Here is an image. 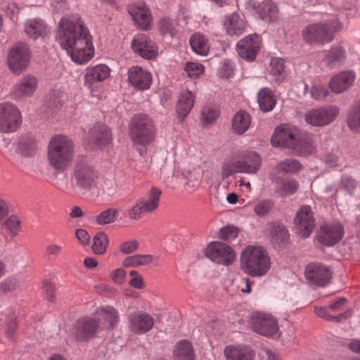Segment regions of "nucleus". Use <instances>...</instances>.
Returning <instances> with one entry per match:
<instances>
[{
    "instance_id": "774afa93",
    "label": "nucleus",
    "mask_w": 360,
    "mask_h": 360,
    "mask_svg": "<svg viewBox=\"0 0 360 360\" xmlns=\"http://www.w3.org/2000/svg\"><path fill=\"white\" fill-rule=\"evenodd\" d=\"M126 276V273L122 269H117L112 271L111 278L114 282L121 284L123 281L124 278Z\"/></svg>"
},
{
    "instance_id": "c03bdc74",
    "label": "nucleus",
    "mask_w": 360,
    "mask_h": 360,
    "mask_svg": "<svg viewBox=\"0 0 360 360\" xmlns=\"http://www.w3.org/2000/svg\"><path fill=\"white\" fill-rule=\"evenodd\" d=\"M267 231L271 241L276 244H279L288 239V230L283 224L271 223L269 224Z\"/></svg>"
},
{
    "instance_id": "f704fd0d",
    "label": "nucleus",
    "mask_w": 360,
    "mask_h": 360,
    "mask_svg": "<svg viewBox=\"0 0 360 360\" xmlns=\"http://www.w3.org/2000/svg\"><path fill=\"white\" fill-rule=\"evenodd\" d=\"M257 103L261 110L269 112L274 109L276 103L275 95L271 89L264 87L257 93Z\"/></svg>"
},
{
    "instance_id": "4d7b16f0",
    "label": "nucleus",
    "mask_w": 360,
    "mask_h": 360,
    "mask_svg": "<svg viewBox=\"0 0 360 360\" xmlns=\"http://www.w3.org/2000/svg\"><path fill=\"white\" fill-rule=\"evenodd\" d=\"M219 111L208 107L202 109V122L204 124H212L219 117Z\"/></svg>"
},
{
    "instance_id": "a878e982",
    "label": "nucleus",
    "mask_w": 360,
    "mask_h": 360,
    "mask_svg": "<svg viewBox=\"0 0 360 360\" xmlns=\"http://www.w3.org/2000/svg\"><path fill=\"white\" fill-rule=\"evenodd\" d=\"M110 68L104 64L97 65L86 68L84 76V84L89 89L96 82H101L110 75Z\"/></svg>"
},
{
    "instance_id": "9b49d317",
    "label": "nucleus",
    "mask_w": 360,
    "mask_h": 360,
    "mask_svg": "<svg viewBox=\"0 0 360 360\" xmlns=\"http://www.w3.org/2000/svg\"><path fill=\"white\" fill-rule=\"evenodd\" d=\"M20 124L21 114L18 108L10 103H0V132H14Z\"/></svg>"
},
{
    "instance_id": "0e129e2a",
    "label": "nucleus",
    "mask_w": 360,
    "mask_h": 360,
    "mask_svg": "<svg viewBox=\"0 0 360 360\" xmlns=\"http://www.w3.org/2000/svg\"><path fill=\"white\" fill-rule=\"evenodd\" d=\"M139 243L136 240L124 242L120 245V251L124 254H130L138 249Z\"/></svg>"
},
{
    "instance_id": "338daca9",
    "label": "nucleus",
    "mask_w": 360,
    "mask_h": 360,
    "mask_svg": "<svg viewBox=\"0 0 360 360\" xmlns=\"http://www.w3.org/2000/svg\"><path fill=\"white\" fill-rule=\"evenodd\" d=\"M76 237L82 245H87L90 241V235L83 229L76 230Z\"/></svg>"
},
{
    "instance_id": "39448f33",
    "label": "nucleus",
    "mask_w": 360,
    "mask_h": 360,
    "mask_svg": "<svg viewBox=\"0 0 360 360\" xmlns=\"http://www.w3.org/2000/svg\"><path fill=\"white\" fill-rule=\"evenodd\" d=\"M98 177V172L92 162L85 155H78L75 161L72 176L76 186L89 191L95 187Z\"/></svg>"
},
{
    "instance_id": "f03ea898",
    "label": "nucleus",
    "mask_w": 360,
    "mask_h": 360,
    "mask_svg": "<svg viewBox=\"0 0 360 360\" xmlns=\"http://www.w3.org/2000/svg\"><path fill=\"white\" fill-rule=\"evenodd\" d=\"M74 156L75 143L70 138L57 135L50 139L47 158L55 170L62 172L67 169L72 165Z\"/></svg>"
},
{
    "instance_id": "864d4df0",
    "label": "nucleus",
    "mask_w": 360,
    "mask_h": 360,
    "mask_svg": "<svg viewBox=\"0 0 360 360\" xmlns=\"http://www.w3.org/2000/svg\"><path fill=\"white\" fill-rule=\"evenodd\" d=\"M340 184L342 188L347 191L350 195L354 193V191L358 186V182L355 178L348 174L342 175Z\"/></svg>"
},
{
    "instance_id": "bf43d9fd",
    "label": "nucleus",
    "mask_w": 360,
    "mask_h": 360,
    "mask_svg": "<svg viewBox=\"0 0 360 360\" xmlns=\"http://www.w3.org/2000/svg\"><path fill=\"white\" fill-rule=\"evenodd\" d=\"M184 70L190 77H198L202 74L204 66L200 63L190 62L186 64Z\"/></svg>"
},
{
    "instance_id": "2eb2a0df",
    "label": "nucleus",
    "mask_w": 360,
    "mask_h": 360,
    "mask_svg": "<svg viewBox=\"0 0 360 360\" xmlns=\"http://www.w3.org/2000/svg\"><path fill=\"white\" fill-rule=\"evenodd\" d=\"M344 236V229L340 224H325L320 228L317 240L324 246H333L340 241Z\"/></svg>"
},
{
    "instance_id": "dca6fc26",
    "label": "nucleus",
    "mask_w": 360,
    "mask_h": 360,
    "mask_svg": "<svg viewBox=\"0 0 360 360\" xmlns=\"http://www.w3.org/2000/svg\"><path fill=\"white\" fill-rule=\"evenodd\" d=\"M304 273L306 278L309 282L321 287L326 285L332 277L329 268L319 263L309 264L305 268Z\"/></svg>"
},
{
    "instance_id": "6e6552de",
    "label": "nucleus",
    "mask_w": 360,
    "mask_h": 360,
    "mask_svg": "<svg viewBox=\"0 0 360 360\" xmlns=\"http://www.w3.org/2000/svg\"><path fill=\"white\" fill-rule=\"evenodd\" d=\"M100 328L99 321L91 316L77 319L70 329L71 339L76 342H87L94 338Z\"/></svg>"
},
{
    "instance_id": "680f3d73",
    "label": "nucleus",
    "mask_w": 360,
    "mask_h": 360,
    "mask_svg": "<svg viewBox=\"0 0 360 360\" xmlns=\"http://www.w3.org/2000/svg\"><path fill=\"white\" fill-rule=\"evenodd\" d=\"M328 94V89L323 85H314L311 89V96L316 100L324 98Z\"/></svg>"
},
{
    "instance_id": "e433bc0d",
    "label": "nucleus",
    "mask_w": 360,
    "mask_h": 360,
    "mask_svg": "<svg viewBox=\"0 0 360 360\" xmlns=\"http://www.w3.org/2000/svg\"><path fill=\"white\" fill-rule=\"evenodd\" d=\"M250 123V115L245 111L240 110L233 117L232 129L234 133L241 135L248 129Z\"/></svg>"
},
{
    "instance_id": "1a4fd4ad",
    "label": "nucleus",
    "mask_w": 360,
    "mask_h": 360,
    "mask_svg": "<svg viewBox=\"0 0 360 360\" xmlns=\"http://www.w3.org/2000/svg\"><path fill=\"white\" fill-rule=\"evenodd\" d=\"M30 59V51L27 44L18 42L9 50L7 63L9 69L15 74L20 75L28 66Z\"/></svg>"
},
{
    "instance_id": "cd10ccee",
    "label": "nucleus",
    "mask_w": 360,
    "mask_h": 360,
    "mask_svg": "<svg viewBox=\"0 0 360 360\" xmlns=\"http://www.w3.org/2000/svg\"><path fill=\"white\" fill-rule=\"evenodd\" d=\"M347 58L346 50L342 46L331 47L325 54L323 62L330 68H339L342 66Z\"/></svg>"
},
{
    "instance_id": "ea45409f",
    "label": "nucleus",
    "mask_w": 360,
    "mask_h": 360,
    "mask_svg": "<svg viewBox=\"0 0 360 360\" xmlns=\"http://www.w3.org/2000/svg\"><path fill=\"white\" fill-rule=\"evenodd\" d=\"M238 153L226 159L221 165V177L224 180L230 176L241 173Z\"/></svg>"
},
{
    "instance_id": "a19ab883",
    "label": "nucleus",
    "mask_w": 360,
    "mask_h": 360,
    "mask_svg": "<svg viewBox=\"0 0 360 360\" xmlns=\"http://www.w3.org/2000/svg\"><path fill=\"white\" fill-rule=\"evenodd\" d=\"M190 44L193 51L198 55L206 56L210 49L207 39L201 33H194L190 37Z\"/></svg>"
},
{
    "instance_id": "13d9d810",
    "label": "nucleus",
    "mask_w": 360,
    "mask_h": 360,
    "mask_svg": "<svg viewBox=\"0 0 360 360\" xmlns=\"http://www.w3.org/2000/svg\"><path fill=\"white\" fill-rule=\"evenodd\" d=\"M219 77L223 78H229L233 74V65L230 60H224L220 63L218 70Z\"/></svg>"
},
{
    "instance_id": "72a5a7b5",
    "label": "nucleus",
    "mask_w": 360,
    "mask_h": 360,
    "mask_svg": "<svg viewBox=\"0 0 360 360\" xmlns=\"http://www.w3.org/2000/svg\"><path fill=\"white\" fill-rule=\"evenodd\" d=\"M89 138L96 145L105 146L110 141L111 132L106 125L97 124L90 130Z\"/></svg>"
},
{
    "instance_id": "f257e3e1",
    "label": "nucleus",
    "mask_w": 360,
    "mask_h": 360,
    "mask_svg": "<svg viewBox=\"0 0 360 360\" xmlns=\"http://www.w3.org/2000/svg\"><path fill=\"white\" fill-rule=\"evenodd\" d=\"M56 39L79 64L86 63L94 56L92 37L79 14L67 15L60 19Z\"/></svg>"
},
{
    "instance_id": "5fc2aeb1",
    "label": "nucleus",
    "mask_w": 360,
    "mask_h": 360,
    "mask_svg": "<svg viewBox=\"0 0 360 360\" xmlns=\"http://www.w3.org/2000/svg\"><path fill=\"white\" fill-rule=\"evenodd\" d=\"M158 28L163 35L173 36L174 31V22L168 18H162L158 21Z\"/></svg>"
},
{
    "instance_id": "4c0bfd02",
    "label": "nucleus",
    "mask_w": 360,
    "mask_h": 360,
    "mask_svg": "<svg viewBox=\"0 0 360 360\" xmlns=\"http://www.w3.org/2000/svg\"><path fill=\"white\" fill-rule=\"evenodd\" d=\"M174 353L175 360H195L192 344L187 340L177 342Z\"/></svg>"
},
{
    "instance_id": "4be33fe9",
    "label": "nucleus",
    "mask_w": 360,
    "mask_h": 360,
    "mask_svg": "<svg viewBox=\"0 0 360 360\" xmlns=\"http://www.w3.org/2000/svg\"><path fill=\"white\" fill-rule=\"evenodd\" d=\"M238 153L241 173L255 174L262 165L260 155L255 151H243Z\"/></svg>"
},
{
    "instance_id": "7ed1b4c3",
    "label": "nucleus",
    "mask_w": 360,
    "mask_h": 360,
    "mask_svg": "<svg viewBox=\"0 0 360 360\" xmlns=\"http://www.w3.org/2000/svg\"><path fill=\"white\" fill-rule=\"evenodd\" d=\"M240 266L248 275L261 277L270 269L271 259L264 248L250 245L241 252Z\"/></svg>"
},
{
    "instance_id": "3c124183",
    "label": "nucleus",
    "mask_w": 360,
    "mask_h": 360,
    "mask_svg": "<svg viewBox=\"0 0 360 360\" xmlns=\"http://www.w3.org/2000/svg\"><path fill=\"white\" fill-rule=\"evenodd\" d=\"M118 211L114 208H108L101 212L96 219L97 224L100 225H106L113 223L116 221L118 216Z\"/></svg>"
},
{
    "instance_id": "c85d7f7f",
    "label": "nucleus",
    "mask_w": 360,
    "mask_h": 360,
    "mask_svg": "<svg viewBox=\"0 0 360 360\" xmlns=\"http://www.w3.org/2000/svg\"><path fill=\"white\" fill-rule=\"evenodd\" d=\"M290 149L297 155L307 156L315 152L316 144L311 136L299 134L294 146Z\"/></svg>"
},
{
    "instance_id": "6e6d98bb",
    "label": "nucleus",
    "mask_w": 360,
    "mask_h": 360,
    "mask_svg": "<svg viewBox=\"0 0 360 360\" xmlns=\"http://www.w3.org/2000/svg\"><path fill=\"white\" fill-rule=\"evenodd\" d=\"M238 234V229L232 225H227L222 227L219 231V238L225 240H231L236 238Z\"/></svg>"
},
{
    "instance_id": "79ce46f5",
    "label": "nucleus",
    "mask_w": 360,
    "mask_h": 360,
    "mask_svg": "<svg viewBox=\"0 0 360 360\" xmlns=\"http://www.w3.org/2000/svg\"><path fill=\"white\" fill-rule=\"evenodd\" d=\"M130 13L135 23L141 29L147 30L149 27L151 15L148 9L142 7H136L132 8Z\"/></svg>"
},
{
    "instance_id": "de8ad7c7",
    "label": "nucleus",
    "mask_w": 360,
    "mask_h": 360,
    "mask_svg": "<svg viewBox=\"0 0 360 360\" xmlns=\"http://www.w3.org/2000/svg\"><path fill=\"white\" fill-rule=\"evenodd\" d=\"M93 241V251L97 255H103L105 252L108 244L107 235L103 232H98L94 237Z\"/></svg>"
},
{
    "instance_id": "0eeeda50",
    "label": "nucleus",
    "mask_w": 360,
    "mask_h": 360,
    "mask_svg": "<svg viewBox=\"0 0 360 360\" xmlns=\"http://www.w3.org/2000/svg\"><path fill=\"white\" fill-rule=\"evenodd\" d=\"M162 191L158 187H152L146 198H139L127 210V216L131 220H138L143 214L152 213L157 210L160 203Z\"/></svg>"
},
{
    "instance_id": "7c9ffc66",
    "label": "nucleus",
    "mask_w": 360,
    "mask_h": 360,
    "mask_svg": "<svg viewBox=\"0 0 360 360\" xmlns=\"http://www.w3.org/2000/svg\"><path fill=\"white\" fill-rule=\"evenodd\" d=\"M24 28L25 34L34 40L39 37H44L48 32L46 25L41 19L27 20L25 22Z\"/></svg>"
},
{
    "instance_id": "aec40b11",
    "label": "nucleus",
    "mask_w": 360,
    "mask_h": 360,
    "mask_svg": "<svg viewBox=\"0 0 360 360\" xmlns=\"http://www.w3.org/2000/svg\"><path fill=\"white\" fill-rule=\"evenodd\" d=\"M355 79L356 74L354 70H344L331 77L329 88L334 94H342L352 86Z\"/></svg>"
},
{
    "instance_id": "20e7f679",
    "label": "nucleus",
    "mask_w": 360,
    "mask_h": 360,
    "mask_svg": "<svg viewBox=\"0 0 360 360\" xmlns=\"http://www.w3.org/2000/svg\"><path fill=\"white\" fill-rule=\"evenodd\" d=\"M129 132L134 144L146 146L154 140L155 127L149 115L145 113H137L130 120Z\"/></svg>"
},
{
    "instance_id": "9d476101",
    "label": "nucleus",
    "mask_w": 360,
    "mask_h": 360,
    "mask_svg": "<svg viewBox=\"0 0 360 360\" xmlns=\"http://www.w3.org/2000/svg\"><path fill=\"white\" fill-rule=\"evenodd\" d=\"M205 255L212 262L226 266L231 265L236 258L233 249L220 241L210 243L205 250Z\"/></svg>"
},
{
    "instance_id": "49530a36",
    "label": "nucleus",
    "mask_w": 360,
    "mask_h": 360,
    "mask_svg": "<svg viewBox=\"0 0 360 360\" xmlns=\"http://www.w3.org/2000/svg\"><path fill=\"white\" fill-rule=\"evenodd\" d=\"M153 257L152 255H134L127 257L122 262L124 266H145L152 262Z\"/></svg>"
},
{
    "instance_id": "e2e57ef3",
    "label": "nucleus",
    "mask_w": 360,
    "mask_h": 360,
    "mask_svg": "<svg viewBox=\"0 0 360 360\" xmlns=\"http://www.w3.org/2000/svg\"><path fill=\"white\" fill-rule=\"evenodd\" d=\"M19 283L16 279H6L0 283V290L4 292H12L17 289Z\"/></svg>"
},
{
    "instance_id": "58836bf2",
    "label": "nucleus",
    "mask_w": 360,
    "mask_h": 360,
    "mask_svg": "<svg viewBox=\"0 0 360 360\" xmlns=\"http://www.w3.org/2000/svg\"><path fill=\"white\" fill-rule=\"evenodd\" d=\"M238 153L226 159L221 165V177L224 180L230 176L241 173Z\"/></svg>"
},
{
    "instance_id": "09e8293b",
    "label": "nucleus",
    "mask_w": 360,
    "mask_h": 360,
    "mask_svg": "<svg viewBox=\"0 0 360 360\" xmlns=\"http://www.w3.org/2000/svg\"><path fill=\"white\" fill-rule=\"evenodd\" d=\"M299 184L298 182L293 179H288L283 180L280 187L276 190V192L279 193L281 197L290 195L294 194Z\"/></svg>"
},
{
    "instance_id": "052dcab7",
    "label": "nucleus",
    "mask_w": 360,
    "mask_h": 360,
    "mask_svg": "<svg viewBox=\"0 0 360 360\" xmlns=\"http://www.w3.org/2000/svg\"><path fill=\"white\" fill-rule=\"evenodd\" d=\"M4 226L10 231L11 236L14 237L18 233L20 229V221L16 217L11 216L5 221Z\"/></svg>"
},
{
    "instance_id": "f3484780",
    "label": "nucleus",
    "mask_w": 360,
    "mask_h": 360,
    "mask_svg": "<svg viewBox=\"0 0 360 360\" xmlns=\"http://www.w3.org/2000/svg\"><path fill=\"white\" fill-rule=\"evenodd\" d=\"M131 48L134 53L145 59L150 60L158 55V46L146 34L136 35L131 41Z\"/></svg>"
},
{
    "instance_id": "c9c22d12",
    "label": "nucleus",
    "mask_w": 360,
    "mask_h": 360,
    "mask_svg": "<svg viewBox=\"0 0 360 360\" xmlns=\"http://www.w3.org/2000/svg\"><path fill=\"white\" fill-rule=\"evenodd\" d=\"M267 77L271 82H281L284 78V61L280 58H272L268 69Z\"/></svg>"
},
{
    "instance_id": "8fccbe9b",
    "label": "nucleus",
    "mask_w": 360,
    "mask_h": 360,
    "mask_svg": "<svg viewBox=\"0 0 360 360\" xmlns=\"http://www.w3.org/2000/svg\"><path fill=\"white\" fill-rule=\"evenodd\" d=\"M106 328H113L118 321V312L112 307L107 306L101 309Z\"/></svg>"
},
{
    "instance_id": "f8f14e48",
    "label": "nucleus",
    "mask_w": 360,
    "mask_h": 360,
    "mask_svg": "<svg viewBox=\"0 0 360 360\" xmlns=\"http://www.w3.org/2000/svg\"><path fill=\"white\" fill-rule=\"evenodd\" d=\"M340 109L336 105H329L318 109H311L304 115L306 122L314 127H323L333 122L339 115Z\"/></svg>"
},
{
    "instance_id": "393cba45",
    "label": "nucleus",
    "mask_w": 360,
    "mask_h": 360,
    "mask_svg": "<svg viewBox=\"0 0 360 360\" xmlns=\"http://www.w3.org/2000/svg\"><path fill=\"white\" fill-rule=\"evenodd\" d=\"M224 354L226 360H254L255 352L245 345H229L224 347Z\"/></svg>"
},
{
    "instance_id": "bb28decb",
    "label": "nucleus",
    "mask_w": 360,
    "mask_h": 360,
    "mask_svg": "<svg viewBox=\"0 0 360 360\" xmlns=\"http://www.w3.org/2000/svg\"><path fill=\"white\" fill-rule=\"evenodd\" d=\"M252 7L262 20L273 22L278 18V9L277 6L270 1H264L257 4L255 3L252 4Z\"/></svg>"
},
{
    "instance_id": "603ef678",
    "label": "nucleus",
    "mask_w": 360,
    "mask_h": 360,
    "mask_svg": "<svg viewBox=\"0 0 360 360\" xmlns=\"http://www.w3.org/2000/svg\"><path fill=\"white\" fill-rule=\"evenodd\" d=\"M274 202L271 200H261L254 206L253 211L258 217H265L273 210Z\"/></svg>"
},
{
    "instance_id": "423d86ee",
    "label": "nucleus",
    "mask_w": 360,
    "mask_h": 360,
    "mask_svg": "<svg viewBox=\"0 0 360 360\" xmlns=\"http://www.w3.org/2000/svg\"><path fill=\"white\" fill-rule=\"evenodd\" d=\"M336 18L329 21L310 23L302 31L304 41L308 44H324L330 42L334 39L336 31Z\"/></svg>"
},
{
    "instance_id": "69168bd1",
    "label": "nucleus",
    "mask_w": 360,
    "mask_h": 360,
    "mask_svg": "<svg viewBox=\"0 0 360 360\" xmlns=\"http://www.w3.org/2000/svg\"><path fill=\"white\" fill-rule=\"evenodd\" d=\"M43 289L45 292L46 300L50 302H53L55 300V284L51 281H45L43 283Z\"/></svg>"
},
{
    "instance_id": "a211bd4d",
    "label": "nucleus",
    "mask_w": 360,
    "mask_h": 360,
    "mask_svg": "<svg viewBox=\"0 0 360 360\" xmlns=\"http://www.w3.org/2000/svg\"><path fill=\"white\" fill-rule=\"evenodd\" d=\"M129 328L135 334L142 335L150 330L154 326L153 318L146 312H134L129 315Z\"/></svg>"
},
{
    "instance_id": "a18cd8bd",
    "label": "nucleus",
    "mask_w": 360,
    "mask_h": 360,
    "mask_svg": "<svg viewBox=\"0 0 360 360\" xmlns=\"http://www.w3.org/2000/svg\"><path fill=\"white\" fill-rule=\"evenodd\" d=\"M347 122L351 130L359 131L360 129V98L353 104L348 111Z\"/></svg>"
},
{
    "instance_id": "ddd939ff",
    "label": "nucleus",
    "mask_w": 360,
    "mask_h": 360,
    "mask_svg": "<svg viewBox=\"0 0 360 360\" xmlns=\"http://www.w3.org/2000/svg\"><path fill=\"white\" fill-rule=\"evenodd\" d=\"M294 223L296 231L301 237H309L315 227V219L311 207L301 206L294 218Z\"/></svg>"
},
{
    "instance_id": "6ab92c4d",
    "label": "nucleus",
    "mask_w": 360,
    "mask_h": 360,
    "mask_svg": "<svg viewBox=\"0 0 360 360\" xmlns=\"http://www.w3.org/2000/svg\"><path fill=\"white\" fill-rule=\"evenodd\" d=\"M299 136L296 128L287 125H282L277 127L271 138V143L275 146H282L291 148Z\"/></svg>"
},
{
    "instance_id": "473e14b6",
    "label": "nucleus",
    "mask_w": 360,
    "mask_h": 360,
    "mask_svg": "<svg viewBox=\"0 0 360 360\" xmlns=\"http://www.w3.org/2000/svg\"><path fill=\"white\" fill-rule=\"evenodd\" d=\"M194 104V96L190 91L182 92L177 101L176 112L180 120L188 115Z\"/></svg>"
},
{
    "instance_id": "412c9836",
    "label": "nucleus",
    "mask_w": 360,
    "mask_h": 360,
    "mask_svg": "<svg viewBox=\"0 0 360 360\" xmlns=\"http://www.w3.org/2000/svg\"><path fill=\"white\" fill-rule=\"evenodd\" d=\"M253 328L257 333L270 337L278 330V325L274 317L268 314H261L253 319Z\"/></svg>"
},
{
    "instance_id": "c756f323",
    "label": "nucleus",
    "mask_w": 360,
    "mask_h": 360,
    "mask_svg": "<svg viewBox=\"0 0 360 360\" xmlns=\"http://www.w3.org/2000/svg\"><path fill=\"white\" fill-rule=\"evenodd\" d=\"M37 86V78L34 76L27 75L15 84L14 95L16 97L30 96L34 92Z\"/></svg>"
},
{
    "instance_id": "4468645a",
    "label": "nucleus",
    "mask_w": 360,
    "mask_h": 360,
    "mask_svg": "<svg viewBox=\"0 0 360 360\" xmlns=\"http://www.w3.org/2000/svg\"><path fill=\"white\" fill-rule=\"evenodd\" d=\"M261 41V38L257 34H248L236 45L238 55L246 61H254L260 49Z\"/></svg>"
},
{
    "instance_id": "37998d69",
    "label": "nucleus",
    "mask_w": 360,
    "mask_h": 360,
    "mask_svg": "<svg viewBox=\"0 0 360 360\" xmlns=\"http://www.w3.org/2000/svg\"><path fill=\"white\" fill-rule=\"evenodd\" d=\"M302 169V164L295 159L288 158L280 162L275 166L274 170L277 174H295Z\"/></svg>"
},
{
    "instance_id": "2f4dec72",
    "label": "nucleus",
    "mask_w": 360,
    "mask_h": 360,
    "mask_svg": "<svg viewBox=\"0 0 360 360\" xmlns=\"http://www.w3.org/2000/svg\"><path fill=\"white\" fill-rule=\"evenodd\" d=\"M37 150L35 139L30 135H24L17 142V152L22 156L29 158L34 156Z\"/></svg>"
},
{
    "instance_id": "5701e85b",
    "label": "nucleus",
    "mask_w": 360,
    "mask_h": 360,
    "mask_svg": "<svg viewBox=\"0 0 360 360\" xmlns=\"http://www.w3.org/2000/svg\"><path fill=\"white\" fill-rule=\"evenodd\" d=\"M128 79L134 88L139 90L149 89L152 83L151 74L139 66H134L129 69Z\"/></svg>"
},
{
    "instance_id": "b1692460",
    "label": "nucleus",
    "mask_w": 360,
    "mask_h": 360,
    "mask_svg": "<svg viewBox=\"0 0 360 360\" xmlns=\"http://www.w3.org/2000/svg\"><path fill=\"white\" fill-rule=\"evenodd\" d=\"M223 25L228 34L238 37L245 32L248 23L243 16L234 12L224 17Z\"/></svg>"
}]
</instances>
